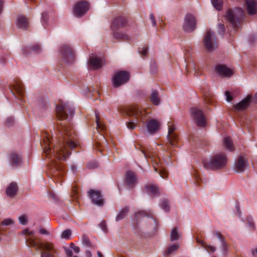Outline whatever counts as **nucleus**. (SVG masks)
Listing matches in <instances>:
<instances>
[{
  "mask_svg": "<svg viewBox=\"0 0 257 257\" xmlns=\"http://www.w3.org/2000/svg\"><path fill=\"white\" fill-rule=\"evenodd\" d=\"M159 126V122L154 119L148 120L146 124L147 131L150 134L156 133L158 130Z\"/></svg>",
  "mask_w": 257,
  "mask_h": 257,
  "instance_id": "nucleus-18",
  "label": "nucleus"
},
{
  "mask_svg": "<svg viewBox=\"0 0 257 257\" xmlns=\"http://www.w3.org/2000/svg\"><path fill=\"white\" fill-rule=\"evenodd\" d=\"M24 232L25 234L29 236L33 235L35 233L34 231L30 230L29 229H25Z\"/></svg>",
  "mask_w": 257,
  "mask_h": 257,
  "instance_id": "nucleus-47",
  "label": "nucleus"
},
{
  "mask_svg": "<svg viewBox=\"0 0 257 257\" xmlns=\"http://www.w3.org/2000/svg\"><path fill=\"white\" fill-rule=\"evenodd\" d=\"M213 7L218 11L222 10L223 8V0H211Z\"/></svg>",
  "mask_w": 257,
  "mask_h": 257,
  "instance_id": "nucleus-31",
  "label": "nucleus"
},
{
  "mask_svg": "<svg viewBox=\"0 0 257 257\" xmlns=\"http://www.w3.org/2000/svg\"><path fill=\"white\" fill-rule=\"evenodd\" d=\"M247 13L249 15H254L257 13V0H246Z\"/></svg>",
  "mask_w": 257,
  "mask_h": 257,
  "instance_id": "nucleus-19",
  "label": "nucleus"
},
{
  "mask_svg": "<svg viewBox=\"0 0 257 257\" xmlns=\"http://www.w3.org/2000/svg\"><path fill=\"white\" fill-rule=\"evenodd\" d=\"M247 166V160L240 156L235 163L234 170L237 173H241L245 171Z\"/></svg>",
  "mask_w": 257,
  "mask_h": 257,
  "instance_id": "nucleus-15",
  "label": "nucleus"
},
{
  "mask_svg": "<svg viewBox=\"0 0 257 257\" xmlns=\"http://www.w3.org/2000/svg\"><path fill=\"white\" fill-rule=\"evenodd\" d=\"M128 210L129 208L128 207H125L122 209L116 215L115 217V221H119L123 219L126 216Z\"/></svg>",
  "mask_w": 257,
  "mask_h": 257,
  "instance_id": "nucleus-29",
  "label": "nucleus"
},
{
  "mask_svg": "<svg viewBox=\"0 0 257 257\" xmlns=\"http://www.w3.org/2000/svg\"><path fill=\"white\" fill-rule=\"evenodd\" d=\"M175 130V127L173 124L172 122H169L168 123V140L170 145H172V146H176L178 140L177 135L174 133Z\"/></svg>",
  "mask_w": 257,
  "mask_h": 257,
  "instance_id": "nucleus-14",
  "label": "nucleus"
},
{
  "mask_svg": "<svg viewBox=\"0 0 257 257\" xmlns=\"http://www.w3.org/2000/svg\"><path fill=\"white\" fill-rule=\"evenodd\" d=\"M113 37L116 39H121L122 40H127V37L126 35L117 32L113 33Z\"/></svg>",
  "mask_w": 257,
  "mask_h": 257,
  "instance_id": "nucleus-35",
  "label": "nucleus"
},
{
  "mask_svg": "<svg viewBox=\"0 0 257 257\" xmlns=\"http://www.w3.org/2000/svg\"><path fill=\"white\" fill-rule=\"evenodd\" d=\"M125 111L128 116L135 117V120L127 123V127L131 130L134 129L139 121H143L147 116L145 111L141 110L137 104L129 106L126 108Z\"/></svg>",
  "mask_w": 257,
  "mask_h": 257,
  "instance_id": "nucleus-3",
  "label": "nucleus"
},
{
  "mask_svg": "<svg viewBox=\"0 0 257 257\" xmlns=\"http://www.w3.org/2000/svg\"><path fill=\"white\" fill-rule=\"evenodd\" d=\"M190 113L196 124L200 127L206 125V118L202 111L196 107H192L190 109Z\"/></svg>",
  "mask_w": 257,
  "mask_h": 257,
  "instance_id": "nucleus-9",
  "label": "nucleus"
},
{
  "mask_svg": "<svg viewBox=\"0 0 257 257\" xmlns=\"http://www.w3.org/2000/svg\"><path fill=\"white\" fill-rule=\"evenodd\" d=\"M227 162L226 156L223 154H217L212 156L209 160L203 162L204 167L207 170H220L226 166Z\"/></svg>",
  "mask_w": 257,
  "mask_h": 257,
  "instance_id": "nucleus-4",
  "label": "nucleus"
},
{
  "mask_svg": "<svg viewBox=\"0 0 257 257\" xmlns=\"http://www.w3.org/2000/svg\"><path fill=\"white\" fill-rule=\"evenodd\" d=\"M197 242L200 244L201 245V246L204 248L205 249H207V247L208 246V245L207 244L205 243V242L202 240H200L198 238H197Z\"/></svg>",
  "mask_w": 257,
  "mask_h": 257,
  "instance_id": "nucleus-43",
  "label": "nucleus"
},
{
  "mask_svg": "<svg viewBox=\"0 0 257 257\" xmlns=\"http://www.w3.org/2000/svg\"><path fill=\"white\" fill-rule=\"evenodd\" d=\"M160 175L162 178H166L168 177V173L164 170H161Z\"/></svg>",
  "mask_w": 257,
  "mask_h": 257,
  "instance_id": "nucleus-48",
  "label": "nucleus"
},
{
  "mask_svg": "<svg viewBox=\"0 0 257 257\" xmlns=\"http://www.w3.org/2000/svg\"><path fill=\"white\" fill-rule=\"evenodd\" d=\"M253 100L255 103H257V92L254 94Z\"/></svg>",
  "mask_w": 257,
  "mask_h": 257,
  "instance_id": "nucleus-61",
  "label": "nucleus"
},
{
  "mask_svg": "<svg viewBox=\"0 0 257 257\" xmlns=\"http://www.w3.org/2000/svg\"><path fill=\"white\" fill-rule=\"evenodd\" d=\"M127 24V20L123 17H118L114 19L111 26L112 31H115L119 28L124 27Z\"/></svg>",
  "mask_w": 257,
  "mask_h": 257,
  "instance_id": "nucleus-16",
  "label": "nucleus"
},
{
  "mask_svg": "<svg viewBox=\"0 0 257 257\" xmlns=\"http://www.w3.org/2000/svg\"><path fill=\"white\" fill-rule=\"evenodd\" d=\"M71 234V231L70 230L67 229L64 230L62 234H61V237L65 239H69L70 236Z\"/></svg>",
  "mask_w": 257,
  "mask_h": 257,
  "instance_id": "nucleus-38",
  "label": "nucleus"
},
{
  "mask_svg": "<svg viewBox=\"0 0 257 257\" xmlns=\"http://www.w3.org/2000/svg\"><path fill=\"white\" fill-rule=\"evenodd\" d=\"M196 28V17L191 14H187L184 19L183 29L186 32H192Z\"/></svg>",
  "mask_w": 257,
  "mask_h": 257,
  "instance_id": "nucleus-10",
  "label": "nucleus"
},
{
  "mask_svg": "<svg viewBox=\"0 0 257 257\" xmlns=\"http://www.w3.org/2000/svg\"><path fill=\"white\" fill-rule=\"evenodd\" d=\"M11 162L13 166H17L20 165L22 162L21 155L15 152L12 153L11 154Z\"/></svg>",
  "mask_w": 257,
  "mask_h": 257,
  "instance_id": "nucleus-27",
  "label": "nucleus"
},
{
  "mask_svg": "<svg viewBox=\"0 0 257 257\" xmlns=\"http://www.w3.org/2000/svg\"><path fill=\"white\" fill-rule=\"evenodd\" d=\"M146 191L153 196H156L159 194L158 187L154 185H147L145 187Z\"/></svg>",
  "mask_w": 257,
  "mask_h": 257,
  "instance_id": "nucleus-28",
  "label": "nucleus"
},
{
  "mask_svg": "<svg viewBox=\"0 0 257 257\" xmlns=\"http://www.w3.org/2000/svg\"><path fill=\"white\" fill-rule=\"evenodd\" d=\"M72 249H73L74 251L76 253H78L80 250L79 247L77 246H74L73 248Z\"/></svg>",
  "mask_w": 257,
  "mask_h": 257,
  "instance_id": "nucleus-58",
  "label": "nucleus"
},
{
  "mask_svg": "<svg viewBox=\"0 0 257 257\" xmlns=\"http://www.w3.org/2000/svg\"><path fill=\"white\" fill-rule=\"evenodd\" d=\"M86 254L87 257H92V255L90 251H87Z\"/></svg>",
  "mask_w": 257,
  "mask_h": 257,
  "instance_id": "nucleus-60",
  "label": "nucleus"
},
{
  "mask_svg": "<svg viewBox=\"0 0 257 257\" xmlns=\"http://www.w3.org/2000/svg\"><path fill=\"white\" fill-rule=\"evenodd\" d=\"M18 187L17 183L12 182L6 189L7 195L10 197H13L17 194Z\"/></svg>",
  "mask_w": 257,
  "mask_h": 257,
  "instance_id": "nucleus-24",
  "label": "nucleus"
},
{
  "mask_svg": "<svg viewBox=\"0 0 257 257\" xmlns=\"http://www.w3.org/2000/svg\"><path fill=\"white\" fill-rule=\"evenodd\" d=\"M65 253L67 257H71L73 254L72 251L68 248H65Z\"/></svg>",
  "mask_w": 257,
  "mask_h": 257,
  "instance_id": "nucleus-49",
  "label": "nucleus"
},
{
  "mask_svg": "<svg viewBox=\"0 0 257 257\" xmlns=\"http://www.w3.org/2000/svg\"><path fill=\"white\" fill-rule=\"evenodd\" d=\"M215 250H216V248L215 247L208 245V246L207 247V249H206V250L207 251H208V252L210 251L211 252H214L215 251Z\"/></svg>",
  "mask_w": 257,
  "mask_h": 257,
  "instance_id": "nucleus-53",
  "label": "nucleus"
},
{
  "mask_svg": "<svg viewBox=\"0 0 257 257\" xmlns=\"http://www.w3.org/2000/svg\"><path fill=\"white\" fill-rule=\"evenodd\" d=\"M247 221L250 227L254 226V222H253L252 218L251 217H248L247 218Z\"/></svg>",
  "mask_w": 257,
  "mask_h": 257,
  "instance_id": "nucleus-52",
  "label": "nucleus"
},
{
  "mask_svg": "<svg viewBox=\"0 0 257 257\" xmlns=\"http://www.w3.org/2000/svg\"><path fill=\"white\" fill-rule=\"evenodd\" d=\"M214 234L220 240L222 246L224 247L225 246V242L223 236L218 232H216Z\"/></svg>",
  "mask_w": 257,
  "mask_h": 257,
  "instance_id": "nucleus-37",
  "label": "nucleus"
},
{
  "mask_svg": "<svg viewBox=\"0 0 257 257\" xmlns=\"http://www.w3.org/2000/svg\"><path fill=\"white\" fill-rule=\"evenodd\" d=\"M60 52L65 62L71 63L73 61L74 57V52L69 46L63 45L60 48Z\"/></svg>",
  "mask_w": 257,
  "mask_h": 257,
  "instance_id": "nucleus-12",
  "label": "nucleus"
},
{
  "mask_svg": "<svg viewBox=\"0 0 257 257\" xmlns=\"http://www.w3.org/2000/svg\"><path fill=\"white\" fill-rule=\"evenodd\" d=\"M39 232L41 234H44V235H50V232L49 231H48L46 229L43 228H40L39 229Z\"/></svg>",
  "mask_w": 257,
  "mask_h": 257,
  "instance_id": "nucleus-44",
  "label": "nucleus"
},
{
  "mask_svg": "<svg viewBox=\"0 0 257 257\" xmlns=\"http://www.w3.org/2000/svg\"><path fill=\"white\" fill-rule=\"evenodd\" d=\"M99 227L102 230H103L104 231H106V224L104 221H102L101 222V223L99 224Z\"/></svg>",
  "mask_w": 257,
  "mask_h": 257,
  "instance_id": "nucleus-45",
  "label": "nucleus"
},
{
  "mask_svg": "<svg viewBox=\"0 0 257 257\" xmlns=\"http://www.w3.org/2000/svg\"><path fill=\"white\" fill-rule=\"evenodd\" d=\"M223 145L225 148L230 151L234 150L232 142L229 137H226L223 141Z\"/></svg>",
  "mask_w": 257,
  "mask_h": 257,
  "instance_id": "nucleus-30",
  "label": "nucleus"
},
{
  "mask_svg": "<svg viewBox=\"0 0 257 257\" xmlns=\"http://www.w3.org/2000/svg\"><path fill=\"white\" fill-rule=\"evenodd\" d=\"M147 52H148V48H143L142 50L140 52V53L143 56H146L147 55Z\"/></svg>",
  "mask_w": 257,
  "mask_h": 257,
  "instance_id": "nucleus-55",
  "label": "nucleus"
},
{
  "mask_svg": "<svg viewBox=\"0 0 257 257\" xmlns=\"http://www.w3.org/2000/svg\"><path fill=\"white\" fill-rule=\"evenodd\" d=\"M31 49L35 52H39L41 50V48L39 45H35L32 47Z\"/></svg>",
  "mask_w": 257,
  "mask_h": 257,
  "instance_id": "nucleus-51",
  "label": "nucleus"
},
{
  "mask_svg": "<svg viewBox=\"0 0 257 257\" xmlns=\"http://www.w3.org/2000/svg\"><path fill=\"white\" fill-rule=\"evenodd\" d=\"M101 137L102 139V143L106 144V141L105 139L104 138V137L103 136H101Z\"/></svg>",
  "mask_w": 257,
  "mask_h": 257,
  "instance_id": "nucleus-63",
  "label": "nucleus"
},
{
  "mask_svg": "<svg viewBox=\"0 0 257 257\" xmlns=\"http://www.w3.org/2000/svg\"><path fill=\"white\" fill-rule=\"evenodd\" d=\"M95 117L97 127L102 130L104 129V126L102 124H101L100 121H99V116L98 113L95 112Z\"/></svg>",
  "mask_w": 257,
  "mask_h": 257,
  "instance_id": "nucleus-39",
  "label": "nucleus"
},
{
  "mask_svg": "<svg viewBox=\"0 0 257 257\" xmlns=\"http://www.w3.org/2000/svg\"><path fill=\"white\" fill-rule=\"evenodd\" d=\"M148 213L144 211H140V212L137 213V214H136V216L138 218H139L140 216H148Z\"/></svg>",
  "mask_w": 257,
  "mask_h": 257,
  "instance_id": "nucleus-46",
  "label": "nucleus"
},
{
  "mask_svg": "<svg viewBox=\"0 0 257 257\" xmlns=\"http://www.w3.org/2000/svg\"><path fill=\"white\" fill-rule=\"evenodd\" d=\"M12 87L20 97H23L24 96L25 90L23 84L21 81H16L14 84H13Z\"/></svg>",
  "mask_w": 257,
  "mask_h": 257,
  "instance_id": "nucleus-25",
  "label": "nucleus"
},
{
  "mask_svg": "<svg viewBox=\"0 0 257 257\" xmlns=\"http://www.w3.org/2000/svg\"><path fill=\"white\" fill-rule=\"evenodd\" d=\"M180 237V235L178 230V228L175 227L173 229L171 232L170 238L171 241L178 240Z\"/></svg>",
  "mask_w": 257,
  "mask_h": 257,
  "instance_id": "nucleus-32",
  "label": "nucleus"
},
{
  "mask_svg": "<svg viewBox=\"0 0 257 257\" xmlns=\"http://www.w3.org/2000/svg\"><path fill=\"white\" fill-rule=\"evenodd\" d=\"M88 195L92 203L97 206H101L104 204V199L101 195V192L93 189L90 190L88 192Z\"/></svg>",
  "mask_w": 257,
  "mask_h": 257,
  "instance_id": "nucleus-13",
  "label": "nucleus"
},
{
  "mask_svg": "<svg viewBox=\"0 0 257 257\" xmlns=\"http://www.w3.org/2000/svg\"><path fill=\"white\" fill-rule=\"evenodd\" d=\"M14 223V221L11 218H6L2 222V225H10Z\"/></svg>",
  "mask_w": 257,
  "mask_h": 257,
  "instance_id": "nucleus-41",
  "label": "nucleus"
},
{
  "mask_svg": "<svg viewBox=\"0 0 257 257\" xmlns=\"http://www.w3.org/2000/svg\"><path fill=\"white\" fill-rule=\"evenodd\" d=\"M142 153L144 154V156H145V157L146 158H147V157H148V155H147V153H146V151H145L144 150H142Z\"/></svg>",
  "mask_w": 257,
  "mask_h": 257,
  "instance_id": "nucleus-64",
  "label": "nucleus"
},
{
  "mask_svg": "<svg viewBox=\"0 0 257 257\" xmlns=\"http://www.w3.org/2000/svg\"><path fill=\"white\" fill-rule=\"evenodd\" d=\"M74 113V109L68 103L62 101L56 105V116L58 120H65L71 117Z\"/></svg>",
  "mask_w": 257,
  "mask_h": 257,
  "instance_id": "nucleus-6",
  "label": "nucleus"
},
{
  "mask_svg": "<svg viewBox=\"0 0 257 257\" xmlns=\"http://www.w3.org/2000/svg\"><path fill=\"white\" fill-rule=\"evenodd\" d=\"M190 68L195 69V66L194 64H190L188 66H186V67L187 71H188V69Z\"/></svg>",
  "mask_w": 257,
  "mask_h": 257,
  "instance_id": "nucleus-56",
  "label": "nucleus"
},
{
  "mask_svg": "<svg viewBox=\"0 0 257 257\" xmlns=\"http://www.w3.org/2000/svg\"><path fill=\"white\" fill-rule=\"evenodd\" d=\"M218 34L223 35L225 33V28L223 24L219 23L217 25Z\"/></svg>",
  "mask_w": 257,
  "mask_h": 257,
  "instance_id": "nucleus-36",
  "label": "nucleus"
},
{
  "mask_svg": "<svg viewBox=\"0 0 257 257\" xmlns=\"http://www.w3.org/2000/svg\"><path fill=\"white\" fill-rule=\"evenodd\" d=\"M89 63L93 69H98L102 66V59L93 55L90 57Z\"/></svg>",
  "mask_w": 257,
  "mask_h": 257,
  "instance_id": "nucleus-22",
  "label": "nucleus"
},
{
  "mask_svg": "<svg viewBox=\"0 0 257 257\" xmlns=\"http://www.w3.org/2000/svg\"><path fill=\"white\" fill-rule=\"evenodd\" d=\"M150 19L152 21V25L153 26H155L156 25V22L155 17L153 14H151L150 15Z\"/></svg>",
  "mask_w": 257,
  "mask_h": 257,
  "instance_id": "nucleus-50",
  "label": "nucleus"
},
{
  "mask_svg": "<svg viewBox=\"0 0 257 257\" xmlns=\"http://www.w3.org/2000/svg\"><path fill=\"white\" fill-rule=\"evenodd\" d=\"M215 69L216 72L222 76L229 77L233 74L232 70L224 65H217Z\"/></svg>",
  "mask_w": 257,
  "mask_h": 257,
  "instance_id": "nucleus-17",
  "label": "nucleus"
},
{
  "mask_svg": "<svg viewBox=\"0 0 257 257\" xmlns=\"http://www.w3.org/2000/svg\"><path fill=\"white\" fill-rule=\"evenodd\" d=\"M47 14L46 13H43L42 14V19H43V20L44 21H46L47 20Z\"/></svg>",
  "mask_w": 257,
  "mask_h": 257,
  "instance_id": "nucleus-59",
  "label": "nucleus"
},
{
  "mask_svg": "<svg viewBox=\"0 0 257 257\" xmlns=\"http://www.w3.org/2000/svg\"><path fill=\"white\" fill-rule=\"evenodd\" d=\"M20 223L22 225H26L27 222V217L26 215H23L19 217Z\"/></svg>",
  "mask_w": 257,
  "mask_h": 257,
  "instance_id": "nucleus-40",
  "label": "nucleus"
},
{
  "mask_svg": "<svg viewBox=\"0 0 257 257\" xmlns=\"http://www.w3.org/2000/svg\"><path fill=\"white\" fill-rule=\"evenodd\" d=\"M244 15V12L241 8H234L228 9L224 15V17L235 29H237L241 24Z\"/></svg>",
  "mask_w": 257,
  "mask_h": 257,
  "instance_id": "nucleus-5",
  "label": "nucleus"
},
{
  "mask_svg": "<svg viewBox=\"0 0 257 257\" xmlns=\"http://www.w3.org/2000/svg\"><path fill=\"white\" fill-rule=\"evenodd\" d=\"M225 95L226 97V100L227 101L230 102L232 100V97H231L228 91H226L225 92Z\"/></svg>",
  "mask_w": 257,
  "mask_h": 257,
  "instance_id": "nucleus-54",
  "label": "nucleus"
},
{
  "mask_svg": "<svg viewBox=\"0 0 257 257\" xmlns=\"http://www.w3.org/2000/svg\"><path fill=\"white\" fill-rule=\"evenodd\" d=\"M150 101L154 105H158L161 102L159 92L156 90H153L150 97Z\"/></svg>",
  "mask_w": 257,
  "mask_h": 257,
  "instance_id": "nucleus-26",
  "label": "nucleus"
},
{
  "mask_svg": "<svg viewBox=\"0 0 257 257\" xmlns=\"http://www.w3.org/2000/svg\"><path fill=\"white\" fill-rule=\"evenodd\" d=\"M179 247V245L178 244H173L168 247V248L167 249V250L166 251V253L167 255H169V254L173 253L174 252L176 251V250H177L178 249Z\"/></svg>",
  "mask_w": 257,
  "mask_h": 257,
  "instance_id": "nucleus-33",
  "label": "nucleus"
},
{
  "mask_svg": "<svg viewBox=\"0 0 257 257\" xmlns=\"http://www.w3.org/2000/svg\"><path fill=\"white\" fill-rule=\"evenodd\" d=\"M97 254L98 257H103V254L100 251H97Z\"/></svg>",
  "mask_w": 257,
  "mask_h": 257,
  "instance_id": "nucleus-62",
  "label": "nucleus"
},
{
  "mask_svg": "<svg viewBox=\"0 0 257 257\" xmlns=\"http://www.w3.org/2000/svg\"><path fill=\"white\" fill-rule=\"evenodd\" d=\"M27 241L28 246L35 247L36 250H43L41 251V257H55L54 254L56 253V250L53 243L50 242L45 243L36 242L32 237H29L27 239Z\"/></svg>",
  "mask_w": 257,
  "mask_h": 257,
  "instance_id": "nucleus-2",
  "label": "nucleus"
},
{
  "mask_svg": "<svg viewBox=\"0 0 257 257\" xmlns=\"http://www.w3.org/2000/svg\"><path fill=\"white\" fill-rule=\"evenodd\" d=\"M126 184L130 187L133 188L137 183L135 174L134 172L129 171L126 175Z\"/></svg>",
  "mask_w": 257,
  "mask_h": 257,
  "instance_id": "nucleus-23",
  "label": "nucleus"
},
{
  "mask_svg": "<svg viewBox=\"0 0 257 257\" xmlns=\"http://www.w3.org/2000/svg\"><path fill=\"white\" fill-rule=\"evenodd\" d=\"M58 125L59 126L58 129L62 140L60 138L58 142L54 144L50 142L48 135L45 134L43 140V144H41L44 153L51 159L50 167L55 177L59 174L57 172H60L62 170L61 164L56 162L55 159L65 160L70 155L67 147L72 149L77 146V144L74 142L75 136L72 126L68 125L66 121L58 123Z\"/></svg>",
  "mask_w": 257,
  "mask_h": 257,
  "instance_id": "nucleus-1",
  "label": "nucleus"
},
{
  "mask_svg": "<svg viewBox=\"0 0 257 257\" xmlns=\"http://www.w3.org/2000/svg\"><path fill=\"white\" fill-rule=\"evenodd\" d=\"M90 5L87 1H78L74 6L73 14L77 18H81L88 11Z\"/></svg>",
  "mask_w": 257,
  "mask_h": 257,
  "instance_id": "nucleus-8",
  "label": "nucleus"
},
{
  "mask_svg": "<svg viewBox=\"0 0 257 257\" xmlns=\"http://www.w3.org/2000/svg\"><path fill=\"white\" fill-rule=\"evenodd\" d=\"M203 43L207 51L212 52L216 50L217 44L214 33L210 30L207 31L204 36Z\"/></svg>",
  "mask_w": 257,
  "mask_h": 257,
  "instance_id": "nucleus-7",
  "label": "nucleus"
},
{
  "mask_svg": "<svg viewBox=\"0 0 257 257\" xmlns=\"http://www.w3.org/2000/svg\"><path fill=\"white\" fill-rule=\"evenodd\" d=\"M250 99L251 96L250 95H248L246 98L235 105L234 106V108L238 111L245 109L249 105Z\"/></svg>",
  "mask_w": 257,
  "mask_h": 257,
  "instance_id": "nucleus-20",
  "label": "nucleus"
},
{
  "mask_svg": "<svg viewBox=\"0 0 257 257\" xmlns=\"http://www.w3.org/2000/svg\"><path fill=\"white\" fill-rule=\"evenodd\" d=\"M16 25L19 29L26 30L29 28V22L27 18L22 15L18 17Z\"/></svg>",
  "mask_w": 257,
  "mask_h": 257,
  "instance_id": "nucleus-21",
  "label": "nucleus"
},
{
  "mask_svg": "<svg viewBox=\"0 0 257 257\" xmlns=\"http://www.w3.org/2000/svg\"><path fill=\"white\" fill-rule=\"evenodd\" d=\"M161 207L166 212H169L170 210V206L168 201L167 200H163L160 204Z\"/></svg>",
  "mask_w": 257,
  "mask_h": 257,
  "instance_id": "nucleus-34",
  "label": "nucleus"
},
{
  "mask_svg": "<svg viewBox=\"0 0 257 257\" xmlns=\"http://www.w3.org/2000/svg\"><path fill=\"white\" fill-rule=\"evenodd\" d=\"M251 252L253 257H256L255 254H257V248H255L254 249H252L251 250Z\"/></svg>",
  "mask_w": 257,
  "mask_h": 257,
  "instance_id": "nucleus-57",
  "label": "nucleus"
},
{
  "mask_svg": "<svg viewBox=\"0 0 257 257\" xmlns=\"http://www.w3.org/2000/svg\"><path fill=\"white\" fill-rule=\"evenodd\" d=\"M83 242L84 244H85L86 245L88 246H91V242L88 238V236L84 235L83 236Z\"/></svg>",
  "mask_w": 257,
  "mask_h": 257,
  "instance_id": "nucleus-42",
  "label": "nucleus"
},
{
  "mask_svg": "<svg viewBox=\"0 0 257 257\" xmlns=\"http://www.w3.org/2000/svg\"><path fill=\"white\" fill-rule=\"evenodd\" d=\"M130 79V74L124 71H119L115 73L112 78L114 86L119 87L126 83Z\"/></svg>",
  "mask_w": 257,
  "mask_h": 257,
  "instance_id": "nucleus-11",
  "label": "nucleus"
}]
</instances>
